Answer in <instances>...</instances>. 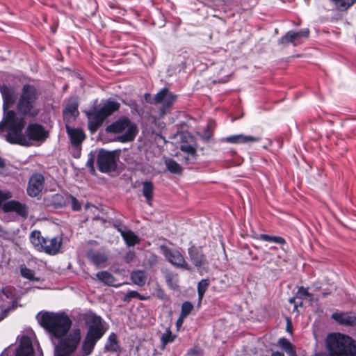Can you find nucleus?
I'll list each match as a JSON object with an SVG mask.
<instances>
[{
    "instance_id": "f257e3e1",
    "label": "nucleus",
    "mask_w": 356,
    "mask_h": 356,
    "mask_svg": "<svg viewBox=\"0 0 356 356\" xmlns=\"http://www.w3.org/2000/svg\"><path fill=\"white\" fill-rule=\"evenodd\" d=\"M0 92L3 99V108L4 117L0 122V135L7 129L6 140L12 144L25 145L27 139L23 134L26 122L24 118L18 117L14 111H7L16 100V89L14 86H8L5 84L0 85Z\"/></svg>"
},
{
    "instance_id": "f03ea898",
    "label": "nucleus",
    "mask_w": 356,
    "mask_h": 356,
    "mask_svg": "<svg viewBox=\"0 0 356 356\" xmlns=\"http://www.w3.org/2000/svg\"><path fill=\"white\" fill-rule=\"evenodd\" d=\"M37 318L40 325L52 337L60 339L68 332L72 321L64 312H40Z\"/></svg>"
},
{
    "instance_id": "7ed1b4c3",
    "label": "nucleus",
    "mask_w": 356,
    "mask_h": 356,
    "mask_svg": "<svg viewBox=\"0 0 356 356\" xmlns=\"http://www.w3.org/2000/svg\"><path fill=\"white\" fill-rule=\"evenodd\" d=\"M38 97L39 92L34 85H23L16 104L17 113L32 118L37 116L40 113L37 106Z\"/></svg>"
},
{
    "instance_id": "20e7f679",
    "label": "nucleus",
    "mask_w": 356,
    "mask_h": 356,
    "mask_svg": "<svg viewBox=\"0 0 356 356\" xmlns=\"http://www.w3.org/2000/svg\"><path fill=\"white\" fill-rule=\"evenodd\" d=\"M85 321L88 330L82 343V351L83 355L86 356L92 352L97 341L103 337L106 330L101 317L92 313L86 315Z\"/></svg>"
},
{
    "instance_id": "39448f33",
    "label": "nucleus",
    "mask_w": 356,
    "mask_h": 356,
    "mask_svg": "<svg viewBox=\"0 0 356 356\" xmlns=\"http://www.w3.org/2000/svg\"><path fill=\"white\" fill-rule=\"evenodd\" d=\"M327 346L330 356L356 355V342L347 335L340 333L328 335Z\"/></svg>"
},
{
    "instance_id": "423d86ee",
    "label": "nucleus",
    "mask_w": 356,
    "mask_h": 356,
    "mask_svg": "<svg viewBox=\"0 0 356 356\" xmlns=\"http://www.w3.org/2000/svg\"><path fill=\"white\" fill-rule=\"evenodd\" d=\"M30 241L36 250L50 255L57 254L61 248L63 241L61 236L44 238L41 232L33 230L30 234Z\"/></svg>"
},
{
    "instance_id": "0eeeda50",
    "label": "nucleus",
    "mask_w": 356,
    "mask_h": 356,
    "mask_svg": "<svg viewBox=\"0 0 356 356\" xmlns=\"http://www.w3.org/2000/svg\"><path fill=\"white\" fill-rule=\"evenodd\" d=\"M119 107L120 103L113 99H107L101 107H92L86 111L90 121L89 127L95 129L108 116L118 110Z\"/></svg>"
},
{
    "instance_id": "6e6552de",
    "label": "nucleus",
    "mask_w": 356,
    "mask_h": 356,
    "mask_svg": "<svg viewBox=\"0 0 356 356\" xmlns=\"http://www.w3.org/2000/svg\"><path fill=\"white\" fill-rule=\"evenodd\" d=\"M106 131L119 134L118 140L122 143H127L134 140L138 129L136 125L129 118H122L108 126Z\"/></svg>"
},
{
    "instance_id": "1a4fd4ad",
    "label": "nucleus",
    "mask_w": 356,
    "mask_h": 356,
    "mask_svg": "<svg viewBox=\"0 0 356 356\" xmlns=\"http://www.w3.org/2000/svg\"><path fill=\"white\" fill-rule=\"evenodd\" d=\"M81 339L80 330H72L55 346L54 356H70L76 350Z\"/></svg>"
},
{
    "instance_id": "9d476101",
    "label": "nucleus",
    "mask_w": 356,
    "mask_h": 356,
    "mask_svg": "<svg viewBox=\"0 0 356 356\" xmlns=\"http://www.w3.org/2000/svg\"><path fill=\"white\" fill-rule=\"evenodd\" d=\"M145 97L146 101L151 104H162L160 113L161 116H163L165 114L167 109L170 108L176 100V96L170 92L167 88H163L156 93L152 100L148 99L147 98L150 97L149 94H145Z\"/></svg>"
},
{
    "instance_id": "9b49d317",
    "label": "nucleus",
    "mask_w": 356,
    "mask_h": 356,
    "mask_svg": "<svg viewBox=\"0 0 356 356\" xmlns=\"http://www.w3.org/2000/svg\"><path fill=\"white\" fill-rule=\"evenodd\" d=\"M160 249L165 259L172 265L177 268L190 269L183 254L178 250L170 249L165 245H161Z\"/></svg>"
},
{
    "instance_id": "f8f14e48",
    "label": "nucleus",
    "mask_w": 356,
    "mask_h": 356,
    "mask_svg": "<svg viewBox=\"0 0 356 356\" xmlns=\"http://www.w3.org/2000/svg\"><path fill=\"white\" fill-rule=\"evenodd\" d=\"M97 165L102 172H109L116 168V161L112 152L101 150L97 156Z\"/></svg>"
},
{
    "instance_id": "ddd939ff",
    "label": "nucleus",
    "mask_w": 356,
    "mask_h": 356,
    "mask_svg": "<svg viewBox=\"0 0 356 356\" xmlns=\"http://www.w3.org/2000/svg\"><path fill=\"white\" fill-rule=\"evenodd\" d=\"M309 35V30L308 29H304L298 32L290 31L280 38L279 42L283 45L291 43L293 46H297L307 39Z\"/></svg>"
},
{
    "instance_id": "4468645a",
    "label": "nucleus",
    "mask_w": 356,
    "mask_h": 356,
    "mask_svg": "<svg viewBox=\"0 0 356 356\" xmlns=\"http://www.w3.org/2000/svg\"><path fill=\"white\" fill-rule=\"evenodd\" d=\"M44 178L40 173L33 174L29 179L27 186V194L31 197L38 195L44 188Z\"/></svg>"
},
{
    "instance_id": "2eb2a0df",
    "label": "nucleus",
    "mask_w": 356,
    "mask_h": 356,
    "mask_svg": "<svg viewBox=\"0 0 356 356\" xmlns=\"http://www.w3.org/2000/svg\"><path fill=\"white\" fill-rule=\"evenodd\" d=\"M86 257L92 264L97 266L105 264L108 260V254L104 247L98 250L89 248L86 252Z\"/></svg>"
},
{
    "instance_id": "dca6fc26",
    "label": "nucleus",
    "mask_w": 356,
    "mask_h": 356,
    "mask_svg": "<svg viewBox=\"0 0 356 356\" xmlns=\"http://www.w3.org/2000/svg\"><path fill=\"white\" fill-rule=\"evenodd\" d=\"M2 209L5 212H15L24 218L28 216L29 213L27 206L16 200H10L4 202L2 204Z\"/></svg>"
},
{
    "instance_id": "f3484780",
    "label": "nucleus",
    "mask_w": 356,
    "mask_h": 356,
    "mask_svg": "<svg viewBox=\"0 0 356 356\" xmlns=\"http://www.w3.org/2000/svg\"><path fill=\"white\" fill-rule=\"evenodd\" d=\"M29 139L33 140H44L47 137V133L44 128L38 124H31L26 129Z\"/></svg>"
},
{
    "instance_id": "a211bd4d",
    "label": "nucleus",
    "mask_w": 356,
    "mask_h": 356,
    "mask_svg": "<svg viewBox=\"0 0 356 356\" xmlns=\"http://www.w3.org/2000/svg\"><path fill=\"white\" fill-rule=\"evenodd\" d=\"M15 356H33V348L31 339L27 336H23L20 339L19 348Z\"/></svg>"
},
{
    "instance_id": "6ab92c4d",
    "label": "nucleus",
    "mask_w": 356,
    "mask_h": 356,
    "mask_svg": "<svg viewBox=\"0 0 356 356\" xmlns=\"http://www.w3.org/2000/svg\"><path fill=\"white\" fill-rule=\"evenodd\" d=\"M261 140L260 137H254L245 134L232 135L223 139L224 141L232 144H246L250 143L258 142Z\"/></svg>"
},
{
    "instance_id": "aec40b11",
    "label": "nucleus",
    "mask_w": 356,
    "mask_h": 356,
    "mask_svg": "<svg viewBox=\"0 0 356 356\" xmlns=\"http://www.w3.org/2000/svg\"><path fill=\"white\" fill-rule=\"evenodd\" d=\"M66 130L72 144L76 147L80 145L85 139L86 136L81 129H73L66 124Z\"/></svg>"
},
{
    "instance_id": "412c9836",
    "label": "nucleus",
    "mask_w": 356,
    "mask_h": 356,
    "mask_svg": "<svg viewBox=\"0 0 356 356\" xmlns=\"http://www.w3.org/2000/svg\"><path fill=\"white\" fill-rule=\"evenodd\" d=\"M332 318L339 324L343 325L353 326L356 324V316L348 313H333Z\"/></svg>"
},
{
    "instance_id": "4be33fe9",
    "label": "nucleus",
    "mask_w": 356,
    "mask_h": 356,
    "mask_svg": "<svg viewBox=\"0 0 356 356\" xmlns=\"http://www.w3.org/2000/svg\"><path fill=\"white\" fill-rule=\"evenodd\" d=\"M188 255L191 260L197 267H200L206 263V257L195 247L188 248Z\"/></svg>"
},
{
    "instance_id": "5701e85b",
    "label": "nucleus",
    "mask_w": 356,
    "mask_h": 356,
    "mask_svg": "<svg viewBox=\"0 0 356 356\" xmlns=\"http://www.w3.org/2000/svg\"><path fill=\"white\" fill-rule=\"evenodd\" d=\"M78 114V104L76 102L67 104L63 111V118L67 122H70L71 120H74Z\"/></svg>"
},
{
    "instance_id": "b1692460",
    "label": "nucleus",
    "mask_w": 356,
    "mask_h": 356,
    "mask_svg": "<svg viewBox=\"0 0 356 356\" xmlns=\"http://www.w3.org/2000/svg\"><path fill=\"white\" fill-rule=\"evenodd\" d=\"M131 280L134 284L143 286L147 281V275L145 271L141 270H134L131 273Z\"/></svg>"
},
{
    "instance_id": "393cba45",
    "label": "nucleus",
    "mask_w": 356,
    "mask_h": 356,
    "mask_svg": "<svg viewBox=\"0 0 356 356\" xmlns=\"http://www.w3.org/2000/svg\"><path fill=\"white\" fill-rule=\"evenodd\" d=\"M97 277L104 284L113 286H118L120 284L115 283V279L111 273L106 271L99 272L96 275Z\"/></svg>"
},
{
    "instance_id": "a878e982",
    "label": "nucleus",
    "mask_w": 356,
    "mask_h": 356,
    "mask_svg": "<svg viewBox=\"0 0 356 356\" xmlns=\"http://www.w3.org/2000/svg\"><path fill=\"white\" fill-rule=\"evenodd\" d=\"M122 238L125 241V243L129 247L134 246L140 242L138 236L131 230H128L127 233H123Z\"/></svg>"
},
{
    "instance_id": "bb28decb",
    "label": "nucleus",
    "mask_w": 356,
    "mask_h": 356,
    "mask_svg": "<svg viewBox=\"0 0 356 356\" xmlns=\"http://www.w3.org/2000/svg\"><path fill=\"white\" fill-rule=\"evenodd\" d=\"M210 282L208 279H203L200 282H199L197 284V293H198V304L197 306L200 307L202 302V300L204 297V294L207 291Z\"/></svg>"
},
{
    "instance_id": "cd10ccee",
    "label": "nucleus",
    "mask_w": 356,
    "mask_h": 356,
    "mask_svg": "<svg viewBox=\"0 0 356 356\" xmlns=\"http://www.w3.org/2000/svg\"><path fill=\"white\" fill-rule=\"evenodd\" d=\"M278 345L283 348L290 356H296L294 346L286 338H281L278 341Z\"/></svg>"
},
{
    "instance_id": "c85d7f7f",
    "label": "nucleus",
    "mask_w": 356,
    "mask_h": 356,
    "mask_svg": "<svg viewBox=\"0 0 356 356\" xmlns=\"http://www.w3.org/2000/svg\"><path fill=\"white\" fill-rule=\"evenodd\" d=\"M119 348V346L117 341V337L114 333H111L105 344V349L111 352H116Z\"/></svg>"
},
{
    "instance_id": "c756f323",
    "label": "nucleus",
    "mask_w": 356,
    "mask_h": 356,
    "mask_svg": "<svg viewBox=\"0 0 356 356\" xmlns=\"http://www.w3.org/2000/svg\"><path fill=\"white\" fill-rule=\"evenodd\" d=\"M153 184L150 181H145L143 183V195L146 198L147 202L150 204L152 199Z\"/></svg>"
},
{
    "instance_id": "7c9ffc66",
    "label": "nucleus",
    "mask_w": 356,
    "mask_h": 356,
    "mask_svg": "<svg viewBox=\"0 0 356 356\" xmlns=\"http://www.w3.org/2000/svg\"><path fill=\"white\" fill-rule=\"evenodd\" d=\"M21 275L27 280L38 282L40 280V277H35V272L33 270L26 268L25 266L20 267Z\"/></svg>"
},
{
    "instance_id": "2f4dec72",
    "label": "nucleus",
    "mask_w": 356,
    "mask_h": 356,
    "mask_svg": "<svg viewBox=\"0 0 356 356\" xmlns=\"http://www.w3.org/2000/svg\"><path fill=\"white\" fill-rule=\"evenodd\" d=\"M165 163L167 169L172 173L179 174L182 171V168L179 164L171 159H166Z\"/></svg>"
},
{
    "instance_id": "473e14b6",
    "label": "nucleus",
    "mask_w": 356,
    "mask_h": 356,
    "mask_svg": "<svg viewBox=\"0 0 356 356\" xmlns=\"http://www.w3.org/2000/svg\"><path fill=\"white\" fill-rule=\"evenodd\" d=\"M356 0H335L334 5L337 10L340 11L346 10L348 8L352 6Z\"/></svg>"
},
{
    "instance_id": "72a5a7b5",
    "label": "nucleus",
    "mask_w": 356,
    "mask_h": 356,
    "mask_svg": "<svg viewBox=\"0 0 356 356\" xmlns=\"http://www.w3.org/2000/svg\"><path fill=\"white\" fill-rule=\"evenodd\" d=\"M259 238L260 240L264 241H268L272 242L278 244H284L285 243V240L280 236H270L268 234H260L259 236Z\"/></svg>"
},
{
    "instance_id": "f704fd0d",
    "label": "nucleus",
    "mask_w": 356,
    "mask_h": 356,
    "mask_svg": "<svg viewBox=\"0 0 356 356\" xmlns=\"http://www.w3.org/2000/svg\"><path fill=\"white\" fill-rule=\"evenodd\" d=\"M131 298H138L141 300L149 299V296H145L136 291H129L124 297V301L129 302Z\"/></svg>"
},
{
    "instance_id": "c9c22d12",
    "label": "nucleus",
    "mask_w": 356,
    "mask_h": 356,
    "mask_svg": "<svg viewBox=\"0 0 356 356\" xmlns=\"http://www.w3.org/2000/svg\"><path fill=\"white\" fill-rule=\"evenodd\" d=\"M175 335H173L170 329L166 330L165 332L161 336V343L164 347L167 343H172L175 339Z\"/></svg>"
},
{
    "instance_id": "e433bc0d",
    "label": "nucleus",
    "mask_w": 356,
    "mask_h": 356,
    "mask_svg": "<svg viewBox=\"0 0 356 356\" xmlns=\"http://www.w3.org/2000/svg\"><path fill=\"white\" fill-rule=\"evenodd\" d=\"M180 149L188 154L191 156L193 159L196 157V149L192 145H181L180 147Z\"/></svg>"
},
{
    "instance_id": "4c0bfd02",
    "label": "nucleus",
    "mask_w": 356,
    "mask_h": 356,
    "mask_svg": "<svg viewBox=\"0 0 356 356\" xmlns=\"http://www.w3.org/2000/svg\"><path fill=\"white\" fill-rule=\"evenodd\" d=\"M193 308V305L190 302L186 301L183 302L181 305V311L180 314L184 317H186L188 315L190 314Z\"/></svg>"
},
{
    "instance_id": "58836bf2",
    "label": "nucleus",
    "mask_w": 356,
    "mask_h": 356,
    "mask_svg": "<svg viewBox=\"0 0 356 356\" xmlns=\"http://www.w3.org/2000/svg\"><path fill=\"white\" fill-rule=\"evenodd\" d=\"M296 297L300 299H306L307 297L311 298L312 294L308 291L307 288L300 286L298 289Z\"/></svg>"
},
{
    "instance_id": "ea45409f",
    "label": "nucleus",
    "mask_w": 356,
    "mask_h": 356,
    "mask_svg": "<svg viewBox=\"0 0 356 356\" xmlns=\"http://www.w3.org/2000/svg\"><path fill=\"white\" fill-rule=\"evenodd\" d=\"M12 197V193L8 191H0V208H2L3 201Z\"/></svg>"
},
{
    "instance_id": "a19ab883",
    "label": "nucleus",
    "mask_w": 356,
    "mask_h": 356,
    "mask_svg": "<svg viewBox=\"0 0 356 356\" xmlns=\"http://www.w3.org/2000/svg\"><path fill=\"white\" fill-rule=\"evenodd\" d=\"M135 257V252L134 251H129L124 256V260L126 263L129 264L134 261Z\"/></svg>"
},
{
    "instance_id": "79ce46f5",
    "label": "nucleus",
    "mask_w": 356,
    "mask_h": 356,
    "mask_svg": "<svg viewBox=\"0 0 356 356\" xmlns=\"http://www.w3.org/2000/svg\"><path fill=\"white\" fill-rule=\"evenodd\" d=\"M72 207L74 211H78L81 208L79 201L74 197H72Z\"/></svg>"
},
{
    "instance_id": "37998d69",
    "label": "nucleus",
    "mask_w": 356,
    "mask_h": 356,
    "mask_svg": "<svg viewBox=\"0 0 356 356\" xmlns=\"http://www.w3.org/2000/svg\"><path fill=\"white\" fill-rule=\"evenodd\" d=\"M185 318H186V317H184L180 314L179 318L177 319V321L176 322V326L177 327V330H179V327L182 325Z\"/></svg>"
},
{
    "instance_id": "c03bdc74",
    "label": "nucleus",
    "mask_w": 356,
    "mask_h": 356,
    "mask_svg": "<svg viewBox=\"0 0 356 356\" xmlns=\"http://www.w3.org/2000/svg\"><path fill=\"white\" fill-rule=\"evenodd\" d=\"M94 159L90 158L87 161V166L93 169Z\"/></svg>"
},
{
    "instance_id": "a18cd8bd",
    "label": "nucleus",
    "mask_w": 356,
    "mask_h": 356,
    "mask_svg": "<svg viewBox=\"0 0 356 356\" xmlns=\"http://www.w3.org/2000/svg\"><path fill=\"white\" fill-rule=\"evenodd\" d=\"M88 244L91 246L90 248H93V247H95L99 245L97 241L93 240L88 241Z\"/></svg>"
},
{
    "instance_id": "49530a36",
    "label": "nucleus",
    "mask_w": 356,
    "mask_h": 356,
    "mask_svg": "<svg viewBox=\"0 0 356 356\" xmlns=\"http://www.w3.org/2000/svg\"><path fill=\"white\" fill-rule=\"evenodd\" d=\"M271 356H284V355L282 352L276 351V352H273Z\"/></svg>"
},
{
    "instance_id": "de8ad7c7",
    "label": "nucleus",
    "mask_w": 356,
    "mask_h": 356,
    "mask_svg": "<svg viewBox=\"0 0 356 356\" xmlns=\"http://www.w3.org/2000/svg\"><path fill=\"white\" fill-rule=\"evenodd\" d=\"M128 230L129 229H127V230L122 229V228H120V227L118 228V231L120 233L122 236L123 233H127L128 232Z\"/></svg>"
},
{
    "instance_id": "09e8293b",
    "label": "nucleus",
    "mask_w": 356,
    "mask_h": 356,
    "mask_svg": "<svg viewBox=\"0 0 356 356\" xmlns=\"http://www.w3.org/2000/svg\"><path fill=\"white\" fill-rule=\"evenodd\" d=\"M5 166L4 161L0 157V168H3Z\"/></svg>"
},
{
    "instance_id": "8fccbe9b",
    "label": "nucleus",
    "mask_w": 356,
    "mask_h": 356,
    "mask_svg": "<svg viewBox=\"0 0 356 356\" xmlns=\"http://www.w3.org/2000/svg\"><path fill=\"white\" fill-rule=\"evenodd\" d=\"M289 302L293 304L295 303V298H291L289 299Z\"/></svg>"
},
{
    "instance_id": "3c124183",
    "label": "nucleus",
    "mask_w": 356,
    "mask_h": 356,
    "mask_svg": "<svg viewBox=\"0 0 356 356\" xmlns=\"http://www.w3.org/2000/svg\"><path fill=\"white\" fill-rule=\"evenodd\" d=\"M192 352H193V350L189 351L188 353L191 354Z\"/></svg>"
}]
</instances>
